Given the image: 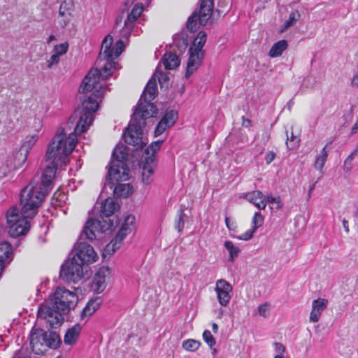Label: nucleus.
<instances>
[{
  "label": "nucleus",
  "instance_id": "412c9836",
  "mask_svg": "<svg viewBox=\"0 0 358 358\" xmlns=\"http://www.w3.org/2000/svg\"><path fill=\"white\" fill-rule=\"evenodd\" d=\"M81 329L82 327L78 323L69 329L64 335V343L66 345H73L78 338Z\"/></svg>",
  "mask_w": 358,
  "mask_h": 358
},
{
  "label": "nucleus",
  "instance_id": "9b49d317",
  "mask_svg": "<svg viewBox=\"0 0 358 358\" xmlns=\"http://www.w3.org/2000/svg\"><path fill=\"white\" fill-rule=\"evenodd\" d=\"M87 269L83 265L76 261V258L66 260L60 268V278L65 282L76 283L84 278V272Z\"/></svg>",
  "mask_w": 358,
  "mask_h": 358
},
{
  "label": "nucleus",
  "instance_id": "1a4fd4ad",
  "mask_svg": "<svg viewBox=\"0 0 358 358\" xmlns=\"http://www.w3.org/2000/svg\"><path fill=\"white\" fill-rule=\"evenodd\" d=\"M30 345L36 355H43L48 348L57 349L62 344L58 334L42 329H33L29 336Z\"/></svg>",
  "mask_w": 358,
  "mask_h": 358
},
{
  "label": "nucleus",
  "instance_id": "7ed1b4c3",
  "mask_svg": "<svg viewBox=\"0 0 358 358\" xmlns=\"http://www.w3.org/2000/svg\"><path fill=\"white\" fill-rule=\"evenodd\" d=\"M32 182L23 188L20 192L21 211L16 206H12L6 213L7 227L11 237L23 236L28 232L30 229L29 219L36 215L38 208L48 194L41 187L34 186Z\"/></svg>",
  "mask_w": 358,
  "mask_h": 358
},
{
  "label": "nucleus",
  "instance_id": "dca6fc26",
  "mask_svg": "<svg viewBox=\"0 0 358 358\" xmlns=\"http://www.w3.org/2000/svg\"><path fill=\"white\" fill-rule=\"evenodd\" d=\"M103 300L100 296H95L88 301L80 313V320H85L92 316L101 306Z\"/></svg>",
  "mask_w": 358,
  "mask_h": 358
},
{
  "label": "nucleus",
  "instance_id": "5fc2aeb1",
  "mask_svg": "<svg viewBox=\"0 0 358 358\" xmlns=\"http://www.w3.org/2000/svg\"><path fill=\"white\" fill-rule=\"evenodd\" d=\"M352 85L358 87V73L354 76L352 80Z\"/></svg>",
  "mask_w": 358,
  "mask_h": 358
},
{
  "label": "nucleus",
  "instance_id": "6e6552de",
  "mask_svg": "<svg viewBox=\"0 0 358 358\" xmlns=\"http://www.w3.org/2000/svg\"><path fill=\"white\" fill-rule=\"evenodd\" d=\"M119 205L113 199H106L101 203L100 215L97 218L90 217L81 231V238H92L108 230L115 228L120 220L114 215Z\"/></svg>",
  "mask_w": 358,
  "mask_h": 358
},
{
  "label": "nucleus",
  "instance_id": "bf43d9fd",
  "mask_svg": "<svg viewBox=\"0 0 358 358\" xmlns=\"http://www.w3.org/2000/svg\"><path fill=\"white\" fill-rule=\"evenodd\" d=\"M315 187V184H313L312 185H310V186L309 187V189H308L309 195H310V193L314 190Z\"/></svg>",
  "mask_w": 358,
  "mask_h": 358
},
{
  "label": "nucleus",
  "instance_id": "6e6d98bb",
  "mask_svg": "<svg viewBox=\"0 0 358 358\" xmlns=\"http://www.w3.org/2000/svg\"><path fill=\"white\" fill-rule=\"evenodd\" d=\"M56 39V36L54 34H51L48 38H47V43L50 44L52 41H55Z\"/></svg>",
  "mask_w": 358,
  "mask_h": 358
},
{
  "label": "nucleus",
  "instance_id": "f8f14e48",
  "mask_svg": "<svg viewBox=\"0 0 358 358\" xmlns=\"http://www.w3.org/2000/svg\"><path fill=\"white\" fill-rule=\"evenodd\" d=\"M134 221L135 217L132 215H128L125 217L115 237L104 248L103 252L104 257H106L107 255H112L120 248L121 242L131 231Z\"/></svg>",
  "mask_w": 358,
  "mask_h": 358
},
{
  "label": "nucleus",
  "instance_id": "ea45409f",
  "mask_svg": "<svg viewBox=\"0 0 358 358\" xmlns=\"http://www.w3.org/2000/svg\"><path fill=\"white\" fill-rule=\"evenodd\" d=\"M225 224L229 231H235L237 228V224L235 220H231L229 217L226 216Z\"/></svg>",
  "mask_w": 358,
  "mask_h": 358
},
{
  "label": "nucleus",
  "instance_id": "cd10ccee",
  "mask_svg": "<svg viewBox=\"0 0 358 358\" xmlns=\"http://www.w3.org/2000/svg\"><path fill=\"white\" fill-rule=\"evenodd\" d=\"M186 217V214L184 210L180 208L178 210L177 217L175 220V228L178 232H181L185 226L184 218Z\"/></svg>",
  "mask_w": 358,
  "mask_h": 358
},
{
  "label": "nucleus",
  "instance_id": "a19ab883",
  "mask_svg": "<svg viewBox=\"0 0 358 358\" xmlns=\"http://www.w3.org/2000/svg\"><path fill=\"white\" fill-rule=\"evenodd\" d=\"M58 54L54 53L48 60V68L51 69L53 65L57 64L60 60Z\"/></svg>",
  "mask_w": 358,
  "mask_h": 358
},
{
  "label": "nucleus",
  "instance_id": "2eb2a0df",
  "mask_svg": "<svg viewBox=\"0 0 358 358\" xmlns=\"http://www.w3.org/2000/svg\"><path fill=\"white\" fill-rule=\"evenodd\" d=\"M157 166V160L153 156H146L142 162V181L150 185L153 180V174Z\"/></svg>",
  "mask_w": 358,
  "mask_h": 358
},
{
  "label": "nucleus",
  "instance_id": "a211bd4d",
  "mask_svg": "<svg viewBox=\"0 0 358 358\" xmlns=\"http://www.w3.org/2000/svg\"><path fill=\"white\" fill-rule=\"evenodd\" d=\"M327 300L324 299H317L312 303V310L310 314V321L316 322L319 320L322 312L327 308Z\"/></svg>",
  "mask_w": 358,
  "mask_h": 358
},
{
  "label": "nucleus",
  "instance_id": "8fccbe9b",
  "mask_svg": "<svg viewBox=\"0 0 358 358\" xmlns=\"http://www.w3.org/2000/svg\"><path fill=\"white\" fill-rule=\"evenodd\" d=\"M242 125L244 127H246V128L251 127L252 124H251L250 120L245 118V117L243 116V123H242Z\"/></svg>",
  "mask_w": 358,
  "mask_h": 358
},
{
  "label": "nucleus",
  "instance_id": "37998d69",
  "mask_svg": "<svg viewBox=\"0 0 358 358\" xmlns=\"http://www.w3.org/2000/svg\"><path fill=\"white\" fill-rule=\"evenodd\" d=\"M137 19V17L132 15L131 14L127 13V19L124 22V26H130L133 27L134 23L136 21Z\"/></svg>",
  "mask_w": 358,
  "mask_h": 358
},
{
  "label": "nucleus",
  "instance_id": "58836bf2",
  "mask_svg": "<svg viewBox=\"0 0 358 358\" xmlns=\"http://www.w3.org/2000/svg\"><path fill=\"white\" fill-rule=\"evenodd\" d=\"M143 10V4L142 3H136L134 6V8H132V10H131V12L129 13L138 18L142 13Z\"/></svg>",
  "mask_w": 358,
  "mask_h": 358
},
{
  "label": "nucleus",
  "instance_id": "4be33fe9",
  "mask_svg": "<svg viewBox=\"0 0 358 358\" xmlns=\"http://www.w3.org/2000/svg\"><path fill=\"white\" fill-rule=\"evenodd\" d=\"M162 61L165 68L168 69H174L180 64V59L179 57L172 52L165 53Z\"/></svg>",
  "mask_w": 358,
  "mask_h": 358
},
{
  "label": "nucleus",
  "instance_id": "7c9ffc66",
  "mask_svg": "<svg viewBox=\"0 0 358 358\" xmlns=\"http://www.w3.org/2000/svg\"><path fill=\"white\" fill-rule=\"evenodd\" d=\"M264 224V217L260 212H255L252 219V229L256 231Z\"/></svg>",
  "mask_w": 358,
  "mask_h": 358
},
{
  "label": "nucleus",
  "instance_id": "0eeeda50",
  "mask_svg": "<svg viewBox=\"0 0 358 358\" xmlns=\"http://www.w3.org/2000/svg\"><path fill=\"white\" fill-rule=\"evenodd\" d=\"M128 150L124 144H118L114 148L111 159L108 165V172L103 188L109 187L114 194L120 197H127L130 194L129 184H120L115 182L126 181L129 178L130 170L127 165Z\"/></svg>",
  "mask_w": 358,
  "mask_h": 358
},
{
  "label": "nucleus",
  "instance_id": "20e7f679",
  "mask_svg": "<svg viewBox=\"0 0 358 358\" xmlns=\"http://www.w3.org/2000/svg\"><path fill=\"white\" fill-rule=\"evenodd\" d=\"M157 92V82L155 78L152 77L145 87L129 125L123 133L125 143L133 145L135 150H142L145 145L142 140L145 120L157 113V107L151 103V101L155 98Z\"/></svg>",
  "mask_w": 358,
  "mask_h": 358
},
{
  "label": "nucleus",
  "instance_id": "ddd939ff",
  "mask_svg": "<svg viewBox=\"0 0 358 358\" xmlns=\"http://www.w3.org/2000/svg\"><path fill=\"white\" fill-rule=\"evenodd\" d=\"M178 117V112L175 110L166 111L155 129V136L157 137L162 135L167 129L173 127L176 122Z\"/></svg>",
  "mask_w": 358,
  "mask_h": 358
},
{
  "label": "nucleus",
  "instance_id": "680f3d73",
  "mask_svg": "<svg viewBox=\"0 0 358 358\" xmlns=\"http://www.w3.org/2000/svg\"><path fill=\"white\" fill-rule=\"evenodd\" d=\"M274 358H284L283 355H276Z\"/></svg>",
  "mask_w": 358,
  "mask_h": 358
},
{
  "label": "nucleus",
  "instance_id": "39448f33",
  "mask_svg": "<svg viewBox=\"0 0 358 358\" xmlns=\"http://www.w3.org/2000/svg\"><path fill=\"white\" fill-rule=\"evenodd\" d=\"M66 133L64 128H59L48 145L45 158L48 164L46 165L42 176L41 187L46 193L52 188V180L59 163L64 162L66 157L69 155L77 143L74 136L66 137Z\"/></svg>",
  "mask_w": 358,
  "mask_h": 358
},
{
  "label": "nucleus",
  "instance_id": "09e8293b",
  "mask_svg": "<svg viewBox=\"0 0 358 358\" xmlns=\"http://www.w3.org/2000/svg\"><path fill=\"white\" fill-rule=\"evenodd\" d=\"M124 19V12L118 15L115 20V29H117L118 26L121 24Z\"/></svg>",
  "mask_w": 358,
  "mask_h": 358
},
{
  "label": "nucleus",
  "instance_id": "69168bd1",
  "mask_svg": "<svg viewBox=\"0 0 358 358\" xmlns=\"http://www.w3.org/2000/svg\"><path fill=\"white\" fill-rule=\"evenodd\" d=\"M57 358H59V357H57Z\"/></svg>",
  "mask_w": 358,
  "mask_h": 358
},
{
  "label": "nucleus",
  "instance_id": "e2e57ef3",
  "mask_svg": "<svg viewBox=\"0 0 358 358\" xmlns=\"http://www.w3.org/2000/svg\"><path fill=\"white\" fill-rule=\"evenodd\" d=\"M222 312H223V311L222 310V311L219 313V317H222Z\"/></svg>",
  "mask_w": 358,
  "mask_h": 358
},
{
  "label": "nucleus",
  "instance_id": "49530a36",
  "mask_svg": "<svg viewBox=\"0 0 358 358\" xmlns=\"http://www.w3.org/2000/svg\"><path fill=\"white\" fill-rule=\"evenodd\" d=\"M20 152V149L19 150V151H17L16 153H15V155L14 157V164H15V166L17 167V168H20L23 164H24L25 162H20V155H19Z\"/></svg>",
  "mask_w": 358,
  "mask_h": 358
},
{
  "label": "nucleus",
  "instance_id": "4c0bfd02",
  "mask_svg": "<svg viewBox=\"0 0 358 358\" xmlns=\"http://www.w3.org/2000/svg\"><path fill=\"white\" fill-rule=\"evenodd\" d=\"M327 157H324L323 156H317L316 157V160H315V167L316 169L322 171L324 166V164L327 161Z\"/></svg>",
  "mask_w": 358,
  "mask_h": 358
},
{
  "label": "nucleus",
  "instance_id": "0e129e2a",
  "mask_svg": "<svg viewBox=\"0 0 358 358\" xmlns=\"http://www.w3.org/2000/svg\"><path fill=\"white\" fill-rule=\"evenodd\" d=\"M297 1H300L301 0H296Z\"/></svg>",
  "mask_w": 358,
  "mask_h": 358
},
{
  "label": "nucleus",
  "instance_id": "5701e85b",
  "mask_svg": "<svg viewBox=\"0 0 358 358\" xmlns=\"http://www.w3.org/2000/svg\"><path fill=\"white\" fill-rule=\"evenodd\" d=\"M287 48V42L285 40H280L273 45L269 50L268 55L271 57H279Z\"/></svg>",
  "mask_w": 358,
  "mask_h": 358
},
{
  "label": "nucleus",
  "instance_id": "f704fd0d",
  "mask_svg": "<svg viewBox=\"0 0 358 358\" xmlns=\"http://www.w3.org/2000/svg\"><path fill=\"white\" fill-rule=\"evenodd\" d=\"M266 203H272L275 204V208L280 209L282 206V203L281 202L280 196H273L272 194L268 195L266 196Z\"/></svg>",
  "mask_w": 358,
  "mask_h": 358
},
{
  "label": "nucleus",
  "instance_id": "9d476101",
  "mask_svg": "<svg viewBox=\"0 0 358 358\" xmlns=\"http://www.w3.org/2000/svg\"><path fill=\"white\" fill-rule=\"evenodd\" d=\"M96 238H81V234H80L79 238L75 248V253L73 255L71 258H76V261L79 262L81 265H83L86 269L88 265L95 262L98 258L97 254L94 251L93 247L90 244L87 243L85 241H92Z\"/></svg>",
  "mask_w": 358,
  "mask_h": 358
},
{
  "label": "nucleus",
  "instance_id": "864d4df0",
  "mask_svg": "<svg viewBox=\"0 0 358 358\" xmlns=\"http://www.w3.org/2000/svg\"><path fill=\"white\" fill-rule=\"evenodd\" d=\"M327 145H328V144H327V145H326L322 148V150L320 151V156H323V157H327H327H328V152H327V151L326 150V149H327Z\"/></svg>",
  "mask_w": 358,
  "mask_h": 358
},
{
  "label": "nucleus",
  "instance_id": "79ce46f5",
  "mask_svg": "<svg viewBox=\"0 0 358 358\" xmlns=\"http://www.w3.org/2000/svg\"><path fill=\"white\" fill-rule=\"evenodd\" d=\"M269 310V305L266 303L261 304L258 307V311L260 315L266 317V314Z\"/></svg>",
  "mask_w": 358,
  "mask_h": 358
},
{
  "label": "nucleus",
  "instance_id": "6ab92c4d",
  "mask_svg": "<svg viewBox=\"0 0 358 358\" xmlns=\"http://www.w3.org/2000/svg\"><path fill=\"white\" fill-rule=\"evenodd\" d=\"M107 271V269L101 268L95 274L92 285V288L94 292L101 293L106 288V273Z\"/></svg>",
  "mask_w": 358,
  "mask_h": 358
},
{
  "label": "nucleus",
  "instance_id": "f3484780",
  "mask_svg": "<svg viewBox=\"0 0 358 358\" xmlns=\"http://www.w3.org/2000/svg\"><path fill=\"white\" fill-rule=\"evenodd\" d=\"M243 198L260 210H264L266 206V196L261 191L248 192L244 194Z\"/></svg>",
  "mask_w": 358,
  "mask_h": 358
},
{
  "label": "nucleus",
  "instance_id": "de8ad7c7",
  "mask_svg": "<svg viewBox=\"0 0 358 358\" xmlns=\"http://www.w3.org/2000/svg\"><path fill=\"white\" fill-rule=\"evenodd\" d=\"M315 80L313 79L311 77H307L304 78L303 81V85H305L306 87H313Z\"/></svg>",
  "mask_w": 358,
  "mask_h": 358
},
{
  "label": "nucleus",
  "instance_id": "bb28decb",
  "mask_svg": "<svg viewBox=\"0 0 358 358\" xmlns=\"http://www.w3.org/2000/svg\"><path fill=\"white\" fill-rule=\"evenodd\" d=\"M299 17H300V14L298 11L291 12L289 15L288 20H287L285 22L281 31H284L289 27L293 26L294 24L296 23L299 20Z\"/></svg>",
  "mask_w": 358,
  "mask_h": 358
},
{
  "label": "nucleus",
  "instance_id": "f257e3e1",
  "mask_svg": "<svg viewBox=\"0 0 358 358\" xmlns=\"http://www.w3.org/2000/svg\"><path fill=\"white\" fill-rule=\"evenodd\" d=\"M133 27L123 26L120 30V38L112 47L113 37L108 34L102 41L101 50L96 61V69H91L85 76L80 87V93H87L93 91L90 96H83L81 99L82 109L75 110L69 118L67 124H73L76 122L74 133L76 135L85 132L94 119V113L99 108L98 99L102 98L105 92V83H101L100 79L106 80L112 76L115 69V59L124 51V45L122 40L128 39L131 35Z\"/></svg>",
  "mask_w": 358,
  "mask_h": 358
},
{
  "label": "nucleus",
  "instance_id": "052dcab7",
  "mask_svg": "<svg viewBox=\"0 0 358 358\" xmlns=\"http://www.w3.org/2000/svg\"><path fill=\"white\" fill-rule=\"evenodd\" d=\"M355 218L358 217V206L356 207V210L355 212Z\"/></svg>",
  "mask_w": 358,
  "mask_h": 358
},
{
  "label": "nucleus",
  "instance_id": "c9c22d12",
  "mask_svg": "<svg viewBox=\"0 0 358 358\" xmlns=\"http://www.w3.org/2000/svg\"><path fill=\"white\" fill-rule=\"evenodd\" d=\"M255 231H255V229L251 228L240 236L230 235V236L234 238H237L238 240L248 241L252 238L253 234Z\"/></svg>",
  "mask_w": 358,
  "mask_h": 358
},
{
  "label": "nucleus",
  "instance_id": "f03ea898",
  "mask_svg": "<svg viewBox=\"0 0 358 358\" xmlns=\"http://www.w3.org/2000/svg\"><path fill=\"white\" fill-rule=\"evenodd\" d=\"M214 0H199V9L194 11L188 17L185 29L173 36V45L180 53L185 52L189 48V59L187 64L185 76L189 78L201 64L204 57L203 48L206 42L207 34L201 31L194 38V33L201 26H204L212 15L214 8Z\"/></svg>",
  "mask_w": 358,
  "mask_h": 358
},
{
  "label": "nucleus",
  "instance_id": "603ef678",
  "mask_svg": "<svg viewBox=\"0 0 358 358\" xmlns=\"http://www.w3.org/2000/svg\"><path fill=\"white\" fill-rule=\"evenodd\" d=\"M358 130V120H357V122H355V124L352 126V127L351 128V132H350V134L351 135H353L355 134V133H357Z\"/></svg>",
  "mask_w": 358,
  "mask_h": 358
},
{
  "label": "nucleus",
  "instance_id": "aec40b11",
  "mask_svg": "<svg viewBox=\"0 0 358 358\" xmlns=\"http://www.w3.org/2000/svg\"><path fill=\"white\" fill-rule=\"evenodd\" d=\"M38 138V135L34 134L31 136H27L25 138V141L23 143L20 148V152L19 155H20V162H25L27 159V155L29 151L33 148L34 145L36 142Z\"/></svg>",
  "mask_w": 358,
  "mask_h": 358
},
{
  "label": "nucleus",
  "instance_id": "393cba45",
  "mask_svg": "<svg viewBox=\"0 0 358 358\" xmlns=\"http://www.w3.org/2000/svg\"><path fill=\"white\" fill-rule=\"evenodd\" d=\"M358 153V145L354 149V150L348 155V157L345 159L343 164V171L345 173L350 172L354 165L352 164V161L357 155Z\"/></svg>",
  "mask_w": 358,
  "mask_h": 358
},
{
  "label": "nucleus",
  "instance_id": "b1692460",
  "mask_svg": "<svg viewBox=\"0 0 358 358\" xmlns=\"http://www.w3.org/2000/svg\"><path fill=\"white\" fill-rule=\"evenodd\" d=\"M224 246L229 253V261L234 262V260L238 256L241 250L236 247L230 241H226L224 243Z\"/></svg>",
  "mask_w": 358,
  "mask_h": 358
},
{
  "label": "nucleus",
  "instance_id": "c756f323",
  "mask_svg": "<svg viewBox=\"0 0 358 358\" xmlns=\"http://www.w3.org/2000/svg\"><path fill=\"white\" fill-rule=\"evenodd\" d=\"M203 339L208 344L210 348L213 350V353L215 354L216 352V350L213 349V347L215 345L216 341L209 330H205L203 332Z\"/></svg>",
  "mask_w": 358,
  "mask_h": 358
},
{
  "label": "nucleus",
  "instance_id": "a878e982",
  "mask_svg": "<svg viewBox=\"0 0 358 358\" xmlns=\"http://www.w3.org/2000/svg\"><path fill=\"white\" fill-rule=\"evenodd\" d=\"M163 142L164 140H157L152 142L149 146H148L145 150V152L147 156H153L156 159L155 154L157 151L160 149Z\"/></svg>",
  "mask_w": 358,
  "mask_h": 358
},
{
  "label": "nucleus",
  "instance_id": "473e14b6",
  "mask_svg": "<svg viewBox=\"0 0 358 358\" xmlns=\"http://www.w3.org/2000/svg\"><path fill=\"white\" fill-rule=\"evenodd\" d=\"M73 6V0H64L60 5L59 15L64 16L66 11L71 10Z\"/></svg>",
  "mask_w": 358,
  "mask_h": 358
},
{
  "label": "nucleus",
  "instance_id": "c03bdc74",
  "mask_svg": "<svg viewBox=\"0 0 358 358\" xmlns=\"http://www.w3.org/2000/svg\"><path fill=\"white\" fill-rule=\"evenodd\" d=\"M275 351L277 355H283L285 352V347L280 343L274 342Z\"/></svg>",
  "mask_w": 358,
  "mask_h": 358
},
{
  "label": "nucleus",
  "instance_id": "423d86ee",
  "mask_svg": "<svg viewBox=\"0 0 358 358\" xmlns=\"http://www.w3.org/2000/svg\"><path fill=\"white\" fill-rule=\"evenodd\" d=\"M78 301V296L74 292L57 287L49 296L45 304H41L37 313V318L44 320L46 326L50 329L59 327L64 321V315L73 309Z\"/></svg>",
  "mask_w": 358,
  "mask_h": 358
},
{
  "label": "nucleus",
  "instance_id": "3c124183",
  "mask_svg": "<svg viewBox=\"0 0 358 358\" xmlns=\"http://www.w3.org/2000/svg\"><path fill=\"white\" fill-rule=\"evenodd\" d=\"M342 224H343V228H344V229H345V232H346L347 234H348V233H349V231H350V229H349V224H348V220H346L345 219H343V220H342Z\"/></svg>",
  "mask_w": 358,
  "mask_h": 358
},
{
  "label": "nucleus",
  "instance_id": "a18cd8bd",
  "mask_svg": "<svg viewBox=\"0 0 358 358\" xmlns=\"http://www.w3.org/2000/svg\"><path fill=\"white\" fill-rule=\"evenodd\" d=\"M276 155L273 151L268 152L265 155V161L267 164H270L275 158Z\"/></svg>",
  "mask_w": 358,
  "mask_h": 358
},
{
  "label": "nucleus",
  "instance_id": "e433bc0d",
  "mask_svg": "<svg viewBox=\"0 0 358 358\" xmlns=\"http://www.w3.org/2000/svg\"><path fill=\"white\" fill-rule=\"evenodd\" d=\"M69 48V44L65 42L59 45H56L54 47L55 53L58 54L59 56H62L66 53Z\"/></svg>",
  "mask_w": 358,
  "mask_h": 358
},
{
  "label": "nucleus",
  "instance_id": "4468645a",
  "mask_svg": "<svg viewBox=\"0 0 358 358\" xmlns=\"http://www.w3.org/2000/svg\"><path fill=\"white\" fill-rule=\"evenodd\" d=\"M232 286L229 282L223 279L216 281L215 292L217 300L222 306H227L231 299L230 292L232 291Z\"/></svg>",
  "mask_w": 358,
  "mask_h": 358
},
{
  "label": "nucleus",
  "instance_id": "c85d7f7f",
  "mask_svg": "<svg viewBox=\"0 0 358 358\" xmlns=\"http://www.w3.org/2000/svg\"><path fill=\"white\" fill-rule=\"evenodd\" d=\"M201 345V343L194 339H187L184 341L182 343V348L190 352H194L197 350Z\"/></svg>",
  "mask_w": 358,
  "mask_h": 358
},
{
  "label": "nucleus",
  "instance_id": "2f4dec72",
  "mask_svg": "<svg viewBox=\"0 0 358 358\" xmlns=\"http://www.w3.org/2000/svg\"><path fill=\"white\" fill-rule=\"evenodd\" d=\"M156 73H157L158 82L160 85L161 88H168L169 83V76L166 73L159 71L158 70L156 71Z\"/></svg>",
  "mask_w": 358,
  "mask_h": 358
},
{
  "label": "nucleus",
  "instance_id": "4d7b16f0",
  "mask_svg": "<svg viewBox=\"0 0 358 358\" xmlns=\"http://www.w3.org/2000/svg\"><path fill=\"white\" fill-rule=\"evenodd\" d=\"M14 358H30L29 356L23 355L22 353H17Z\"/></svg>",
  "mask_w": 358,
  "mask_h": 358
},
{
  "label": "nucleus",
  "instance_id": "13d9d810",
  "mask_svg": "<svg viewBox=\"0 0 358 358\" xmlns=\"http://www.w3.org/2000/svg\"><path fill=\"white\" fill-rule=\"evenodd\" d=\"M212 329L214 333H217L218 331V325L216 323H213Z\"/></svg>",
  "mask_w": 358,
  "mask_h": 358
},
{
  "label": "nucleus",
  "instance_id": "72a5a7b5",
  "mask_svg": "<svg viewBox=\"0 0 358 358\" xmlns=\"http://www.w3.org/2000/svg\"><path fill=\"white\" fill-rule=\"evenodd\" d=\"M299 142V140L293 134V133L291 134L290 136L287 134L286 145L289 150L294 149L298 145Z\"/></svg>",
  "mask_w": 358,
  "mask_h": 358
}]
</instances>
